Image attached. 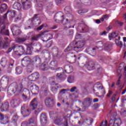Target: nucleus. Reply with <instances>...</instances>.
I'll return each mask as SVG.
<instances>
[{
  "instance_id": "f257e3e1",
  "label": "nucleus",
  "mask_w": 126,
  "mask_h": 126,
  "mask_svg": "<svg viewBox=\"0 0 126 126\" xmlns=\"http://www.w3.org/2000/svg\"><path fill=\"white\" fill-rule=\"evenodd\" d=\"M10 87L12 89L11 92L13 94H15L16 96H18V95L21 93L22 88H23L22 84H17L16 83H12Z\"/></svg>"
},
{
  "instance_id": "f03ea898",
  "label": "nucleus",
  "mask_w": 126,
  "mask_h": 126,
  "mask_svg": "<svg viewBox=\"0 0 126 126\" xmlns=\"http://www.w3.org/2000/svg\"><path fill=\"white\" fill-rule=\"evenodd\" d=\"M122 121L121 119L118 118L117 112H114L112 114L109 120V124L108 126H120Z\"/></svg>"
},
{
  "instance_id": "7ed1b4c3",
  "label": "nucleus",
  "mask_w": 126,
  "mask_h": 126,
  "mask_svg": "<svg viewBox=\"0 0 126 126\" xmlns=\"http://www.w3.org/2000/svg\"><path fill=\"white\" fill-rule=\"evenodd\" d=\"M50 62V59H46L44 63L40 67L41 70H48V68L50 67H54L55 66H58V62L54 60L51 62L49 65L48 64V63Z\"/></svg>"
},
{
  "instance_id": "20e7f679",
  "label": "nucleus",
  "mask_w": 126,
  "mask_h": 126,
  "mask_svg": "<svg viewBox=\"0 0 126 126\" xmlns=\"http://www.w3.org/2000/svg\"><path fill=\"white\" fill-rule=\"evenodd\" d=\"M70 118V115L67 114L63 118H58L55 121V124L57 126H68L67 119Z\"/></svg>"
},
{
  "instance_id": "39448f33",
  "label": "nucleus",
  "mask_w": 126,
  "mask_h": 126,
  "mask_svg": "<svg viewBox=\"0 0 126 126\" xmlns=\"http://www.w3.org/2000/svg\"><path fill=\"white\" fill-rule=\"evenodd\" d=\"M95 45L96 46L94 47H89L87 48V53H90V54H93L95 55L96 54V51L99 49V48H102L104 46V44L102 41H99L95 42Z\"/></svg>"
},
{
  "instance_id": "423d86ee",
  "label": "nucleus",
  "mask_w": 126,
  "mask_h": 126,
  "mask_svg": "<svg viewBox=\"0 0 126 126\" xmlns=\"http://www.w3.org/2000/svg\"><path fill=\"white\" fill-rule=\"evenodd\" d=\"M28 88L30 90H32L33 92H35L33 94L34 95H37L39 93V87L32 82H29L28 83Z\"/></svg>"
},
{
  "instance_id": "0eeeda50",
  "label": "nucleus",
  "mask_w": 126,
  "mask_h": 126,
  "mask_svg": "<svg viewBox=\"0 0 126 126\" xmlns=\"http://www.w3.org/2000/svg\"><path fill=\"white\" fill-rule=\"evenodd\" d=\"M0 33L7 36H9V31L5 29V24L4 22H0Z\"/></svg>"
},
{
  "instance_id": "6e6552de",
  "label": "nucleus",
  "mask_w": 126,
  "mask_h": 126,
  "mask_svg": "<svg viewBox=\"0 0 126 126\" xmlns=\"http://www.w3.org/2000/svg\"><path fill=\"white\" fill-rule=\"evenodd\" d=\"M72 43L73 44L75 51L76 52H79V51H80V49H81V48H82L84 45L83 42L80 41L78 42L74 41Z\"/></svg>"
},
{
  "instance_id": "1a4fd4ad",
  "label": "nucleus",
  "mask_w": 126,
  "mask_h": 126,
  "mask_svg": "<svg viewBox=\"0 0 126 126\" xmlns=\"http://www.w3.org/2000/svg\"><path fill=\"white\" fill-rule=\"evenodd\" d=\"M31 0H21L22 8L24 10L29 9L31 7Z\"/></svg>"
},
{
  "instance_id": "9d476101",
  "label": "nucleus",
  "mask_w": 126,
  "mask_h": 126,
  "mask_svg": "<svg viewBox=\"0 0 126 126\" xmlns=\"http://www.w3.org/2000/svg\"><path fill=\"white\" fill-rule=\"evenodd\" d=\"M92 103V98L90 97H87L84 99L82 104L85 108H89Z\"/></svg>"
},
{
  "instance_id": "9b49d317",
  "label": "nucleus",
  "mask_w": 126,
  "mask_h": 126,
  "mask_svg": "<svg viewBox=\"0 0 126 126\" xmlns=\"http://www.w3.org/2000/svg\"><path fill=\"white\" fill-rule=\"evenodd\" d=\"M21 126H37V122L36 119L32 118L29 120V123H23Z\"/></svg>"
},
{
  "instance_id": "f8f14e48",
  "label": "nucleus",
  "mask_w": 126,
  "mask_h": 126,
  "mask_svg": "<svg viewBox=\"0 0 126 126\" xmlns=\"http://www.w3.org/2000/svg\"><path fill=\"white\" fill-rule=\"evenodd\" d=\"M44 103L46 107L50 108V107L54 106V99L50 97H47L45 99Z\"/></svg>"
},
{
  "instance_id": "ddd939ff",
  "label": "nucleus",
  "mask_w": 126,
  "mask_h": 126,
  "mask_svg": "<svg viewBox=\"0 0 126 126\" xmlns=\"http://www.w3.org/2000/svg\"><path fill=\"white\" fill-rule=\"evenodd\" d=\"M18 116L14 115L11 119V122L9 123L8 126H16L17 125V121H18Z\"/></svg>"
},
{
  "instance_id": "4468645a",
  "label": "nucleus",
  "mask_w": 126,
  "mask_h": 126,
  "mask_svg": "<svg viewBox=\"0 0 126 126\" xmlns=\"http://www.w3.org/2000/svg\"><path fill=\"white\" fill-rule=\"evenodd\" d=\"M21 113L24 117H28V116L30 115V111L26 109L25 105L22 106L21 109Z\"/></svg>"
},
{
  "instance_id": "2eb2a0df",
  "label": "nucleus",
  "mask_w": 126,
  "mask_h": 126,
  "mask_svg": "<svg viewBox=\"0 0 126 126\" xmlns=\"http://www.w3.org/2000/svg\"><path fill=\"white\" fill-rule=\"evenodd\" d=\"M7 14L11 18L15 16V11L13 10H9L3 16V19H6Z\"/></svg>"
},
{
  "instance_id": "dca6fc26",
  "label": "nucleus",
  "mask_w": 126,
  "mask_h": 126,
  "mask_svg": "<svg viewBox=\"0 0 126 126\" xmlns=\"http://www.w3.org/2000/svg\"><path fill=\"white\" fill-rule=\"evenodd\" d=\"M21 103V100L19 98H16L13 99L10 102V105L11 107L14 108L15 107H17L18 105L20 104Z\"/></svg>"
},
{
  "instance_id": "f3484780",
  "label": "nucleus",
  "mask_w": 126,
  "mask_h": 126,
  "mask_svg": "<svg viewBox=\"0 0 126 126\" xmlns=\"http://www.w3.org/2000/svg\"><path fill=\"white\" fill-rule=\"evenodd\" d=\"M31 61V60H30L29 57H25L22 60L21 64L23 66H26L28 65Z\"/></svg>"
},
{
  "instance_id": "a211bd4d",
  "label": "nucleus",
  "mask_w": 126,
  "mask_h": 126,
  "mask_svg": "<svg viewBox=\"0 0 126 126\" xmlns=\"http://www.w3.org/2000/svg\"><path fill=\"white\" fill-rule=\"evenodd\" d=\"M38 78H39V73L38 72L32 73V75L28 77V79L30 81H36V80Z\"/></svg>"
},
{
  "instance_id": "6ab92c4d",
  "label": "nucleus",
  "mask_w": 126,
  "mask_h": 126,
  "mask_svg": "<svg viewBox=\"0 0 126 126\" xmlns=\"http://www.w3.org/2000/svg\"><path fill=\"white\" fill-rule=\"evenodd\" d=\"M11 31L14 36L15 35H19V34L21 33V32L19 29H18V27H17L16 26H14L12 28Z\"/></svg>"
},
{
  "instance_id": "aec40b11",
  "label": "nucleus",
  "mask_w": 126,
  "mask_h": 126,
  "mask_svg": "<svg viewBox=\"0 0 126 126\" xmlns=\"http://www.w3.org/2000/svg\"><path fill=\"white\" fill-rule=\"evenodd\" d=\"M14 48H15L16 50L17 51H19L20 54L22 55L25 53V48H24L23 46L20 45H15L13 47V49H14Z\"/></svg>"
},
{
  "instance_id": "412c9836",
  "label": "nucleus",
  "mask_w": 126,
  "mask_h": 126,
  "mask_svg": "<svg viewBox=\"0 0 126 126\" xmlns=\"http://www.w3.org/2000/svg\"><path fill=\"white\" fill-rule=\"evenodd\" d=\"M38 15H35L33 18L32 20H29L28 22H32V24H37V22L38 24H39L40 22V18L38 17H37Z\"/></svg>"
},
{
  "instance_id": "4be33fe9",
  "label": "nucleus",
  "mask_w": 126,
  "mask_h": 126,
  "mask_svg": "<svg viewBox=\"0 0 126 126\" xmlns=\"http://www.w3.org/2000/svg\"><path fill=\"white\" fill-rule=\"evenodd\" d=\"M40 123L42 126H45L47 124V116L45 114H41L40 115Z\"/></svg>"
},
{
  "instance_id": "5701e85b",
  "label": "nucleus",
  "mask_w": 126,
  "mask_h": 126,
  "mask_svg": "<svg viewBox=\"0 0 126 126\" xmlns=\"http://www.w3.org/2000/svg\"><path fill=\"white\" fill-rule=\"evenodd\" d=\"M13 80H11V78H8V77H3L1 80V84H6L7 85L9 82L10 81H12Z\"/></svg>"
},
{
  "instance_id": "b1692460",
  "label": "nucleus",
  "mask_w": 126,
  "mask_h": 126,
  "mask_svg": "<svg viewBox=\"0 0 126 126\" xmlns=\"http://www.w3.org/2000/svg\"><path fill=\"white\" fill-rule=\"evenodd\" d=\"M37 99L36 98H33L31 102L30 108L32 110H35V109L37 108Z\"/></svg>"
},
{
  "instance_id": "393cba45",
  "label": "nucleus",
  "mask_w": 126,
  "mask_h": 126,
  "mask_svg": "<svg viewBox=\"0 0 126 126\" xmlns=\"http://www.w3.org/2000/svg\"><path fill=\"white\" fill-rule=\"evenodd\" d=\"M4 118L5 119H8L7 116L5 115L4 116V115H3V114L0 113V122H2V123H1V124H2V125H6V124H8V123H9L8 120L4 121Z\"/></svg>"
},
{
  "instance_id": "a878e982",
  "label": "nucleus",
  "mask_w": 126,
  "mask_h": 126,
  "mask_svg": "<svg viewBox=\"0 0 126 126\" xmlns=\"http://www.w3.org/2000/svg\"><path fill=\"white\" fill-rule=\"evenodd\" d=\"M32 62L36 64H40V63H41V59L39 57L36 56L32 59Z\"/></svg>"
},
{
  "instance_id": "bb28decb",
  "label": "nucleus",
  "mask_w": 126,
  "mask_h": 126,
  "mask_svg": "<svg viewBox=\"0 0 126 126\" xmlns=\"http://www.w3.org/2000/svg\"><path fill=\"white\" fill-rule=\"evenodd\" d=\"M70 51H75V49H74V45H73V43L71 42L69 45L65 49L64 52H69Z\"/></svg>"
},
{
  "instance_id": "cd10ccee",
  "label": "nucleus",
  "mask_w": 126,
  "mask_h": 126,
  "mask_svg": "<svg viewBox=\"0 0 126 126\" xmlns=\"http://www.w3.org/2000/svg\"><path fill=\"white\" fill-rule=\"evenodd\" d=\"M13 8L14 9H17V10H20L22 8L21 4L19 2H16L13 5Z\"/></svg>"
},
{
  "instance_id": "c85d7f7f",
  "label": "nucleus",
  "mask_w": 126,
  "mask_h": 126,
  "mask_svg": "<svg viewBox=\"0 0 126 126\" xmlns=\"http://www.w3.org/2000/svg\"><path fill=\"white\" fill-rule=\"evenodd\" d=\"M2 109L4 112H7L8 109H9V104L8 102H5L3 104Z\"/></svg>"
},
{
  "instance_id": "c756f323",
  "label": "nucleus",
  "mask_w": 126,
  "mask_h": 126,
  "mask_svg": "<svg viewBox=\"0 0 126 126\" xmlns=\"http://www.w3.org/2000/svg\"><path fill=\"white\" fill-rule=\"evenodd\" d=\"M65 68V72H66L67 73H71L73 70V68L71 66H66Z\"/></svg>"
},
{
  "instance_id": "7c9ffc66",
  "label": "nucleus",
  "mask_w": 126,
  "mask_h": 126,
  "mask_svg": "<svg viewBox=\"0 0 126 126\" xmlns=\"http://www.w3.org/2000/svg\"><path fill=\"white\" fill-rule=\"evenodd\" d=\"M94 65V62L91 61L89 62L88 64V68H89L90 70H92V69H94V68H95V67Z\"/></svg>"
},
{
  "instance_id": "2f4dec72",
  "label": "nucleus",
  "mask_w": 126,
  "mask_h": 126,
  "mask_svg": "<svg viewBox=\"0 0 126 126\" xmlns=\"http://www.w3.org/2000/svg\"><path fill=\"white\" fill-rule=\"evenodd\" d=\"M7 8V5L5 4V3H3L1 5V7H0V11L1 12V13H2V12H4L6 10V9Z\"/></svg>"
},
{
  "instance_id": "473e14b6",
  "label": "nucleus",
  "mask_w": 126,
  "mask_h": 126,
  "mask_svg": "<svg viewBox=\"0 0 126 126\" xmlns=\"http://www.w3.org/2000/svg\"><path fill=\"white\" fill-rule=\"evenodd\" d=\"M6 63H7V60L5 58H2L0 61V64L3 67H5L6 65Z\"/></svg>"
},
{
  "instance_id": "72a5a7b5",
  "label": "nucleus",
  "mask_w": 126,
  "mask_h": 126,
  "mask_svg": "<svg viewBox=\"0 0 126 126\" xmlns=\"http://www.w3.org/2000/svg\"><path fill=\"white\" fill-rule=\"evenodd\" d=\"M117 73L118 74V75H119V77L118 78V80L116 83V85L117 86H119V85H120V84H121V78H122V74H121V70H118L117 71Z\"/></svg>"
},
{
  "instance_id": "f704fd0d",
  "label": "nucleus",
  "mask_w": 126,
  "mask_h": 126,
  "mask_svg": "<svg viewBox=\"0 0 126 126\" xmlns=\"http://www.w3.org/2000/svg\"><path fill=\"white\" fill-rule=\"evenodd\" d=\"M23 71V68L20 66H18L16 68V74H21Z\"/></svg>"
},
{
  "instance_id": "c9c22d12",
  "label": "nucleus",
  "mask_w": 126,
  "mask_h": 126,
  "mask_svg": "<svg viewBox=\"0 0 126 126\" xmlns=\"http://www.w3.org/2000/svg\"><path fill=\"white\" fill-rule=\"evenodd\" d=\"M119 35V33L117 32H112L111 33H109V40H111V38H116V37H118Z\"/></svg>"
},
{
  "instance_id": "e433bc0d",
  "label": "nucleus",
  "mask_w": 126,
  "mask_h": 126,
  "mask_svg": "<svg viewBox=\"0 0 126 126\" xmlns=\"http://www.w3.org/2000/svg\"><path fill=\"white\" fill-rule=\"evenodd\" d=\"M65 12L67 14H70L71 13V8L69 6H67L64 8Z\"/></svg>"
},
{
  "instance_id": "4c0bfd02",
  "label": "nucleus",
  "mask_w": 126,
  "mask_h": 126,
  "mask_svg": "<svg viewBox=\"0 0 126 126\" xmlns=\"http://www.w3.org/2000/svg\"><path fill=\"white\" fill-rule=\"evenodd\" d=\"M42 34H38V35H34L32 37V41H37L38 38H41Z\"/></svg>"
},
{
  "instance_id": "58836bf2",
  "label": "nucleus",
  "mask_w": 126,
  "mask_h": 126,
  "mask_svg": "<svg viewBox=\"0 0 126 126\" xmlns=\"http://www.w3.org/2000/svg\"><path fill=\"white\" fill-rule=\"evenodd\" d=\"M67 81L69 83H73L74 82V77L70 76L68 77Z\"/></svg>"
},
{
  "instance_id": "ea45409f",
  "label": "nucleus",
  "mask_w": 126,
  "mask_h": 126,
  "mask_svg": "<svg viewBox=\"0 0 126 126\" xmlns=\"http://www.w3.org/2000/svg\"><path fill=\"white\" fill-rule=\"evenodd\" d=\"M26 41V38H18L16 39L17 43H23Z\"/></svg>"
},
{
  "instance_id": "a19ab883",
  "label": "nucleus",
  "mask_w": 126,
  "mask_h": 126,
  "mask_svg": "<svg viewBox=\"0 0 126 126\" xmlns=\"http://www.w3.org/2000/svg\"><path fill=\"white\" fill-rule=\"evenodd\" d=\"M97 89H100L101 90H102L103 92V95H105L106 94V92H105V90L104 89V87L103 86L100 85L99 87H97Z\"/></svg>"
},
{
  "instance_id": "79ce46f5",
  "label": "nucleus",
  "mask_w": 126,
  "mask_h": 126,
  "mask_svg": "<svg viewBox=\"0 0 126 126\" xmlns=\"http://www.w3.org/2000/svg\"><path fill=\"white\" fill-rule=\"evenodd\" d=\"M42 5L41 3H37V9H39V10H42Z\"/></svg>"
},
{
  "instance_id": "37998d69",
  "label": "nucleus",
  "mask_w": 126,
  "mask_h": 126,
  "mask_svg": "<svg viewBox=\"0 0 126 126\" xmlns=\"http://www.w3.org/2000/svg\"><path fill=\"white\" fill-rule=\"evenodd\" d=\"M51 91L54 93V94H56L57 92H58V89L57 88H52L51 89Z\"/></svg>"
},
{
  "instance_id": "c03bdc74",
  "label": "nucleus",
  "mask_w": 126,
  "mask_h": 126,
  "mask_svg": "<svg viewBox=\"0 0 126 126\" xmlns=\"http://www.w3.org/2000/svg\"><path fill=\"white\" fill-rule=\"evenodd\" d=\"M59 14H60V15H62L61 16V19H62V23H63V21L64 20V18L63 17V13L59 12Z\"/></svg>"
},
{
  "instance_id": "a18cd8bd",
  "label": "nucleus",
  "mask_w": 126,
  "mask_h": 126,
  "mask_svg": "<svg viewBox=\"0 0 126 126\" xmlns=\"http://www.w3.org/2000/svg\"><path fill=\"white\" fill-rule=\"evenodd\" d=\"M8 45H9L8 42L4 43V44L3 45V49H6V48H7V47H8Z\"/></svg>"
},
{
  "instance_id": "49530a36",
  "label": "nucleus",
  "mask_w": 126,
  "mask_h": 126,
  "mask_svg": "<svg viewBox=\"0 0 126 126\" xmlns=\"http://www.w3.org/2000/svg\"><path fill=\"white\" fill-rule=\"evenodd\" d=\"M104 124V122H102L100 126H107V124H108V121L107 120H105L104 122V125H103Z\"/></svg>"
},
{
  "instance_id": "de8ad7c7",
  "label": "nucleus",
  "mask_w": 126,
  "mask_h": 126,
  "mask_svg": "<svg viewBox=\"0 0 126 126\" xmlns=\"http://www.w3.org/2000/svg\"><path fill=\"white\" fill-rule=\"evenodd\" d=\"M112 94H113V92L111 90H109L108 91V93L107 94V97H110V96H111V95H112Z\"/></svg>"
},
{
  "instance_id": "09e8293b",
  "label": "nucleus",
  "mask_w": 126,
  "mask_h": 126,
  "mask_svg": "<svg viewBox=\"0 0 126 126\" xmlns=\"http://www.w3.org/2000/svg\"><path fill=\"white\" fill-rule=\"evenodd\" d=\"M43 27H44V25H42L40 26L39 27H38L37 28V31H40V30H42V29H43Z\"/></svg>"
},
{
  "instance_id": "8fccbe9b",
  "label": "nucleus",
  "mask_w": 126,
  "mask_h": 126,
  "mask_svg": "<svg viewBox=\"0 0 126 126\" xmlns=\"http://www.w3.org/2000/svg\"><path fill=\"white\" fill-rule=\"evenodd\" d=\"M87 122H89V124H92L91 120L90 119H85L84 120V123H87Z\"/></svg>"
},
{
  "instance_id": "3c124183",
  "label": "nucleus",
  "mask_w": 126,
  "mask_h": 126,
  "mask_svg": "<svg viewBox=\"0 0 126 126\" xmlns=\"http://www.w3.org/2000/svg\"><path fill=\"white\" fill-rule=\"evenodd\" d=\"M117 45L119 46L120 48H122V47H123V42L122 41H119Z\"/></svg>"
},
{
  "instance_id": "603ef678",
  "label": "nucleus",
  "mask_w": 126,
  "mask_h": 126,
  "mask_svg": "<svg viewBox=\"0 0 126 126\" xmlns=\"http://www.w3.org/2000/svg\"><path fill=\"white\" fill-rule=\"evenodd\" d=\"M22 98H23V99L24 100H27V96H26L25 94H23L22 95Z\"/></svg>"
},
{
  "instance_id": "864d4df0",
  "label": "nucleus",
  "mask_w": 126,
  "mask_h": 126,
  "mask_svg": "<svg viewBox=\"0 0 126 126\" xmlns=\"http://www.w3.org/2000/svg\"><path fill=\"white\" fill-rule=\"evenodd\" d=\"M40 112H41V110L37 109V110L34 111V114L35 115H38Z\"/></svg>"
},
{
  "instance_id": "5fc2aeb1",
  "label": "nucleus",
  "mask_w": 126,
  "mask_h": 126,
  "mask_svg": "<svg viewBox=\"0 0 126 126\" xmlns=\"http://www.w3.org/2000/svg\"><path fill=\"white\" fill-rule=\"evenodd\" d=\"M76 89V87H74L70 89V92H74V91H75Z\"/></svg>"
},
{
  "instance_id": "6e6d98bb",
  "label": "nucleus",
  "mask_w": 126,
  "mask_h": 126,
  "mask_svg": "<svg viewBox=\"0 0 126 126\" xmlns=\"http://www.w3.org/2000/svg\"><path fill=\"white\" fill-rule=\"evenodd\" d=\"M124 75L125 76V79L126 80V66L124 68Z\"/></svg>"
},
{
  "instance_id": "4d7b16f0",
  "label": "nucleus",
  "mask_w": 126,
  "mask_h": 126,
  "mask_svg": "<svg viewBox=\"0 0 126 126\" xmlns=\"http://www.w3.org/2000/svg\"><path fill=\"white\" fill-rule=\"evenodd\" d=\"M84 12H84V11L82 10H79L78 11V13H79V14H80L81 15H82V14L84 13Z\"/></svg>"
},
{
  "instance_id": "13d9d810",
  "label": "nucleus",
  "mask_w": 126,
  "mask_h": 126,
  "mask_svg": "<svg viewBox=\"0 0 126 126\" xmlns=\"http://www.w3.org/2000/svg\"><path fill=\"white\" fill-rule=\"evenodd\" d=\"M116 96V94H114L112 97L111 98V100L112 102H115L116 100V97H115Z\"/></svg>"
},
{
  "instance_id": "bf43d9fd",
  "label": "nucleus",
  "mask_w": 126,
  "mask_h": 126,
  "mask_svg": "<svg viewBox=\"0 0 126 126\" xmlns=\"http://www.w3.org/2000/svg\"><path fill=\"white\" fill-rule=\"evenodd\" d=\"M28 73H31L32 72V69L28 68L27 70Z\"/></svg>"
},
{
  "instance_id": "052dcab7",
  "label": "nucleus",
  "mask_w": 126,
  "mask_h": 126,
  "mask_svg": "<svg viewBox=\"0 0 126 126\" xmlns=\"http://www.w3.org/2000/svg\"><path fill=\"white\" fill-rule=\"evenodd\" d=\"M47 36L49 37V38L47 41H49V40H51V39L53 38V35H52L51 34L47 35Z\"/></svg>"
},
{
  "instance_id": "680f3d73",
  "label": "nucleus",
  "mask_w": 126,
  "mask_h": 126,
  "mask_svg": "<svg viewBox=\"0 0 126 126\" xmlns=\"http://www.w3.org/2000/svg\"><path fill=\"white\" fill-rule=\"evenodd\" d=\"M57 77H58V78H61V77H63V74H57Z\"/></svg>"
},
{
  "instance_id": "e2e57ef3",
  "label": "nucleus",
  "mask_w": 126,
  "mask_h": 126,
  "mask_svg": "<svg viewBox=\"0 0 126 126\" xmlns=\"http://www.w3.org/2000/svg\"><path fill=\"white\" fill-rule=\"evenodd\" d=\"M14 49H15V48H13V47L12 48H9L8 50V53H10V52H11V51H12V50H14Z\"/></svg>"
},
{
  "instance_id": "0e129e2a",
  "label": "nucleus",
  "mask_w": 126,
  "mask_h": 126,
  "mask_svg": "<svg viewBox=\"0 0 126 126\" xmlns=\"http://www.w3.org/2000/svg\"><path fill=\"white\" fill-rule=\"evenodd\" d=\"M81 36L79 34H77L76 35V39H79Z\"/></svg>"
},
{
  "instance_id": "69168bd1",
  "label": "nucleus",
  "mask_w": 126,
  "mask_h": 126,
  "mask_svg": "<svg viewBox=\"0 0 126 126\" xmlns=\"http://www.w3.org/2000/svg\"><path fill=\"white\" fill-rule=\"evenodd\" d=\"M42 80L43 81L42 83H45V82H46V81L47 80V79L46 78H43Z\"/></svg>"
},
{
  "instance_id": "338daca9",
  "label": "nucleus",
  "mask_w": 126,
  "mask_h": 126,
  "mask_svg": "<svg viewBox=\"0 0 126 126\" xmlns=\"http://www.w3.org/2000/svg\"><path fill=\"white\" fill-rule=\"evenodd\" d=\"M21 18L20 17H17L15 19V21H19Z\"/></svg>"
},
{
  "instance_id": "774afa93",
  "label": "nucleus",
  "mask_w": 126,
  "mask_h": 126,
  "mask_svg": "<svg viewBox=\"0 0 126 126\" xmlns=\"http://www.w3.org/2000/svg\"><path fill=\"white\" fill-rule=\"evenodd\" d=\"M123 18L126 20L125 23H126V13L124 14L123 15Z\"/></svg>"
}]
</instances>
